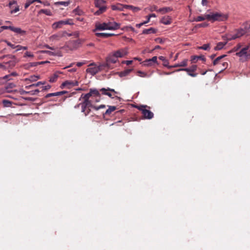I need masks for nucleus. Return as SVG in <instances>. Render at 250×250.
<instances>
[{"label":"nucleus","mask_w":250,"mask_h":250,"mask_svg":"<svg viewBox=\"0 0 250 250\" xmlns=\"http://www.w3.org/2000/svg\"><path fill=\"white\" fill-rule=\"evenodd\" d=\"M229 18V15L221 12H208L204 14V21L207 20L211 22L215 21H225Z\"/></svg>","instance_id":"nucleus-1"},{"label":"nucleus","mask_w":250,"mask_h":250,"mask_svg":"<svg viewBox=\"0 0 250 250\" xmlns=\"http://www.w3.org/2000/svg\"><path fill=\"white\" fill-rule=\"evenodd\" d=\"M84 42L83 39H78L76 40H70L66 42L63 48L66 51L76 50L80 47Z\"/></svg>","instance_id":"nucleus-2"},{"label":"nucleus","mask_w":250,"mask_h":250,"mask_svg":"<svg viewBox=\"0 0 250 250\" xmlns=\"http://www.w3.org/2000/svg\"><path fill=\"white\" fill-rule=\"evenodd\" d=\"M83 101L81 103L82 112L83 113L86 111L88 107H91L96 110H98L101 108L105 107L104 104H101L100 106H97L93 105V102L91 100H88L87 99H82Z\"/></svg>","instance_id":"nucleus-3"},{"label":"nucleus","mask_w":250,"mask_h":250,"mask_svg":"<svg viewBox=\"0 0 250 250\" xmlns=\"http://www.w3.org/2000/svg\"><path fill=\"white\" fill-rule=\"evenodd\" d=\"M227 56L223 55L216 58L213 62L214 65H218L221 70H224L228 66V60L226 58Z\"/></svg>","instance_id":"nucleus-4"},{"label":"nucleus","mask_w":250,"mask_h":250,"mask_svg":"<svg viewBox=\"0 0 250 250\" xmlns=\"http://www.w3.org/2000/svg\"><path fill=\"white\" fill-rule=\"evenodd\" d=\"M245 34V33L244 31L243 28H241L240 29L235 30L233 32L226 35V37H224V38H225L228 41H230L239 38Z\"/></svg>","instance_id":"nucleus-5"},{"label":"nucleus","mask_w":250,"mask_h":250,"mask_svg":"<svg viewBox=\"0 0 250 250\" xmlns=\"http://www.w3.org/2000/svg\"><path fill=\"white\" fill-rule=\"evenodd\" d=\"M5 57H8L9 59H11V60L8 62H3L2 69L7 70L9 69H11L13 67H14L17 62L15 56L9 55L6 56H4L2 57V58H4Z\"/></svg>","instance_id":"nucleus-6"},{"label":"nucleus","mask_w":250,"mask_h":250,"mask_svg":"<svg viewBox=\"0 0 250 250\" xmlns=\"http://www.w3.org/2000/svg\"><path fill=\"white\" fill-rule=\"evenodd\" d=\"M236 55L245 60L249 59L250 58V44L241 49L239 52H236Z\"/></svg>","instance_id":"nucleus-7"},{"label":"nucleus","mask_w":250,"mask_h":250,"mask_svg":"<svg viewBox=\"0 0 250 250\" xmlns=\"http://www.w3.org/2000/svg\"><path fill=\"white\" fill-rule=\"evenodd\" d=\"M105 2L106 1L104 0H95V5L99 8L98 10L95 13V15H99L106 11L107 7Z\"/></svg>","instance_id":"nucleus-8"},{"label":"nucleus","mask_w":250,"mask_h":250,"mask_svg":"<svg viewBox=\"0 0 250 250\" xmlns=\"http://www.w3.org/2000/svg\"><path fill=\"white\" fill-rule=\"evenodd\" d=\"M101 96V94L99 91L96 89H90L89 92L87 94H82L79 100H81V99H87L90 100V97H99Z\"/></svg>","instance_id":"nucleus-9"},{"label":"nucleus","mask_w":250,"mask_h":250,"mask_svg":"<svg viewBox=\"0 0 250 250\" xmlns=\"http://www.w3.org/2000/svg\"><path fill=\"white\" fill-rule=\"evenodd\" d=\"M93 65H94L95 66L88 68L86 70L87 73H90L93 76L97 74L99 71L102 70L104 68L103 64L98 66H96L95 64L94 63H92L90 64L89 66H91Z\"/></svg>","instance_id":"nucleus-10"},{"label":"nucleus","mask_w":250,"mask_h":250,"mask_svg":"<svg viewBox=\"0 0 250 250\" xmlns=\"http://www.w3.org/2000/svg\"><path fill=\"white\" fill-rule=\"evenodd\" d=\"M147 107L146 105H140L137 106V108L142 111V113L145 119H151L153 117V113L149 110L146 109Z\"/></svg>","instance_id":"nucleus-11"},{"label":"nucleus","mask_w":250,"mask_h":250,"mask_svg":"<svg viewBox=\"0 0 250 250\" xmlns=\"http://www.w3.org/2000/svg\"><path fill=\"white\" fill-rule=\"evenodd\" d=\"M197 68V65L193 64L189 68H182L178 70L177 71H186L188 72V74L189 76H191L192 77H195L196 76V74L195 73H193V72H194Z\"/></svg>","instance_id":"nucleus-12"},{"label":"nucleus","mask_w":250,"mask_h":250,"mask_svg":"<svg viewBox=\"0 0 250 250\" xmlns=\"http://www.w3.org/2000/svg\"><path fill=\"white\" fill-rule=\"evenodd\" d=\"M64 32H58L50 37L49 40L52 42H56L60 41L63 36Z\"/></svg>","instance_id":"nucleus-13"},{"label":"nucleus","mask_w":250,"mask_h":250,"mask_svg":"<svg viewBox=\"0 0 250 250\" xmlns=\"http://www.w3.org/2000/svg\"><path fill=\"white\" fill-rule=\"evenodd\" d=\"M78 84L79 83L77 81H66L61 84V87L63 88L65 87H67L70 88L72 86L78 85Z\"/></svg>","instance_id":"nucleus-14"},{"label":"nucleus","mask_w":250,"mask_h":250,"mask_svg":"<svg viewBox=\"0 0 250 250\" xmlns=\"http://www.w3.org/2000/svg\"><path fill=\"white\" fill-rule=\"evenodd\" d=\"M117 60H118V58L117 57H116L114 55H113L108 57V58L107 59V61H106L107 62L106 63H104L103 65H104V68L105 67L108 68L109 63H114L116 62Z\"/></svg>","instance_id":"nucleus-15"},{"label":"nucleus","mask_w":250,"mask_h":250,"mask_svg":"<svg viewBox=\"0 0 250 250\" xmlns=\"http://www.w3.org/2000/svg\"><path fill=\"white\" fill-rule=\"evenodd\" d=\"M112 28L108 27L107 23H97L96 24V28L94 31L108 30V29Z\"/></svg>","instance_id":"nucleus-16"},{"label":"nucleus","mask_w":250,"mask_h":250,"mask_svg":"<svg viewBox=\"0 0 250 250\" xmlns=\"http://www.w3.org/2000/svg\"><path fill=\"white\" fill-rule=\"evenodd\" d=\"M14 5H17V2L15 0L10 1L9 2V6L11 9L10 13L13 14L14 13H16L19 11V7L18 6H16L14 7Z\"/></svg>","instance_id":"nucleus-17"},{"label":"nucleus","mask_w":250,"mask_h":250,"mask_svg":"<svg viewBox=\"0 0 250 250\" xmlns=\"http://www.w3.org/2000/svg\"><path fill=\"white\" fill-rule=\"evenodd\" d=\"M100 91L102 92L103 94L107 95L108 96L112 98H113V97H112V95L110 92H109V91L114 92L115 93H117V92L115 91L114 89H111L109 88H108L107 89L103 88L101 89Z\"/></svg>","instance_id":"nucleus-18"},{"label":"nucleus","mask_w":250,"mask_h":250,"mask_svg":"<svg viewBox=\"0 0 250 250\" xmlns=\"http://www.w3.org/2000/svg\"><path fill=\"white\" fill-rule=\"evenodd\" d=\"M126 5H123L120 3H118L116 5H113L111 6V9L113 10H118V11H123L125 8Z\"/></svg>","instance_id":"nucleus-19"},{"label":"nucleus","mask_w":250,"mask_h":250,"mask_svg":"<svg viewBox=\"0 0 250 250\" xmlns=\"http://www.w3.org/2000/svg\"><path fill=\"white\" fill-rule=\"evenodd\" d=\"M126 54V51L124 49H121L116 51L113 54L117 58H122Z\"/></svg>","instance_id":"nucleus-20"},{"label":"nucleus","mask_w":250,"mask_h":250,"mask_svg":"<svg viewBox=\"0 0 250 250\" xmlns=\"http://www.w3.org/2000/svg\"><path fill=\"white\" fill-rule=\"evenodd\" d=\"M15 87V84L13 83H9L5 84L4 86V90L8 93H10L12 91V89Z\"/></svg>","instance_id":"nucleus-21"},{"label":"nucleus","mask_w":250,"mask_h":250,"mask_svg":"<svg viewBox=\"0 0 250 250\" xmlns=\"http://www.w3.org/2000/svg\"><path fill=\"white\" fill-rule=\"evenodd\" d=\"M107 24L108 27L113 28L112 29H108V30H116L120 27V24L116 22H109Z\"/></svg>","instance_id":"nucleus-22"},{"label":"nucleus","mask_w":250,"mask_h":250,"mask_svg":"<svg viewBox=\"0 0 250 250\" xmlns=\"http://www.w3.org/2000/svg\"><path fill=\"white\" fill-rule=\"evenodd\" d=\"M171 21V18L169 16L164 17L161 20V22L165 25L170 24Z\"/></svg>","instance_id":"nucleus-23"},{"label":"nucleus","mask_w":250,"mask_h":250,"mask_svg":"<svg viewBox=\"0 0 250 250\" xmlns=\"http://www.w3.org/2000/svg\"><path fill=\"white\" fill-rule=\"evenodd\" d=\"M40 91L39 89H35L33 90H30V91H25L24 90H21V94H29L31 95H37L39 93Z\"/></svg>","instance_id":"nucleus-24"},{"label":"nucleus","mask_w":250,"mask_h":250,"mask_svg":"<svg viewBox=\"0 0 250 250\" xmlns=\"http://www.w3.org/2000/svg\"><path fill=\"white\" fill-rule=\"evenodd\" d=\"M243 29L245 34H250V21H247L243 24Z\"/></svg>","instance_id":"nucleus-25"},{"label":"nucleus","mask_w":250,"mask_h":250,"mask_svg":"<svg viewBox=\"0 0 250 250\" xmlns=\"http://www.w3.org/2000/svg\"><path fill=\"white\" fill-rule=\"evenodd\" d=\"M95 35L97 37H101V38H107L108 37H110L114 35L113 34L105 33H96Z\"/></svg>","instance_id":"nucleus-26"},{"label":"nucleus","mask_w":250,"mask_h":250,"mask_svg":"<svg viewBox=\"0 0 250 250\" xmlns=\"http://www.w3.org/2000/svg\"><path fill=\"white\" fill-rule=\"evenodd\" d=\"M132 71V69H127L123 71L118 72V74L120 77H123L127 76Z\"/></svg>","instance_id":"nucleus-27"},{"label":"nucleus","mask_w":250,"mask_h":250,"mask_svg":"<svg viewBox=\"0 0 250 250\" xmlns=\"http://www.w3.org/2000/svg\"><path fill=\"white\" fill-rule=\"evenodd\" d=\"M173 9L170 7H166L159 9L158 12L164 14L171 11Z\"/></svg>","instance_id":"nucleus-28"},{"label":"nucleus","mask_w":250,"mask_h":250,"mask_svg":"<svg viewBox=\"0 0 250 250\" xmlns=\"http://www.w3.org/2000/svg\"><path fill=\"white\" fill-rule=\"evenodd\" d=\"M45 82H39L37 83H34V84L25 86V89L26 90H29L30 89L32 88L33 87L39 86L40 85L44 84H45Z\"/></svg>","instance_id":"nucleus-29"},{"label":"nucleus","mask_w":250,"mask_h":250,"mask_svg":"<svg viewBox=\"0 0 250 250\" xmlns=\"http://www.w3.org/2000/svg\"><path fill=\"white\" fill-rule=\"evenodd\" d=\"M157 60V57L156 56H154L152 57L151 59H148L146 60L145 62V65H151L152 63H156Z\"/></svg>","instance_id":"nucleus-30"},{"label":"nucleus","mask_w":250,"mask_h":250,"mask_svg":"<svg viewBox=\"0 0 250 250\" xmlns=\"http://www.w3.org/2000/svg\"><path fill=\"white\" fill-rule=\"evenodd\" d=\"M61 72H56L50 77L49 82L51 83L55 82L59 77V74H62Z\"/></svg>","instance_id":"nucleus-31"},{"label":"nucleus","mask_w":250,"mask_h":250,"mask_svg":"<svg viewBox=\"0 0 250 250\" xmlns=\"http://www.w3.org/2000/svg\"><path fill=\"white\" fill-rule=\"evenodd\" d=\"M63 25H64L63 23V21H59L54 22L52 24V27L54 29H56L57 28H61Z\"/></svg>","instance_id":"nucleus-32"},{"label":"nucleus","mask_w":250,"mask_h":250,"mask_svg":"<svg viewBox=\"0 0 250 250\" xmlns=\"http://www.w3.org/2000/svg\"><path fill=\"white\" fill-rule=\"evenodd\" d=\"M199 59L203 60V56H192L191 57L190 61L192 63H195Z\"/></svg>","instance_id":"nucleus-33"},{"label":"nucleus","mask_w":250,"mask_h":250,"mask_svg":"<svg viewBox=\"0 0 250 250\" xmlns=\"http://www.w3.org/2000/svg\"><path fill=\"white\" fill-rule=\"evenodd\" d=\"M156 32V30L152 27H151L149 29H146L143 31L142 33L143 34H149L151 33H155Z\"/></svg>","instance_id":"nucleus-34"},{"label":"nucleus","mask_w":250,"mask_h":250,"mask_svg":"<svg viewBox=\"0 0 250 250\" xmlns=\"http://www.w3.org/2000/svg\"><path fill=\"white\" fill-rule=\"evenodd\" d=\"M11 31L21 35H23L25 33V31L21 30V28L19 27H15L14 26H12Z\"/></svg>","instance_id":"nucleus-35"},{"label":"nucleus","mask_w":250,"mask_h":250,"mask_svg":"<svg viewBox=\"0 0 250 250\" xmlns=\"http://www.w3.org/2000/svg\"><path fill=\"white\" fill-rule=\"evenodd\" d=\"M116 109V107L115 106H108V108L106 110L104 115H110L113 111Z\"/></svg>","instance_id":"nucleus-36"},{"label":"nucleus","mask_w":250,"mask_h":250,"mask_svg":"<svg viewBox=\"0 0 250 250\" xmlns=\"http://www.w3.org/2000/svg\"><path fill=\"white\" fill-rule=\"evenodd\" d=\"M125 9H131L133 12H137L141 10V8L138 7H135L133 5H125Z\"/></svg>","instance_id":"nucleus-37"},{"label":"nucleus","mask_w":250,"mask_h":250,"mask_svg":"<svg viewBox=\"0 0 250 250\" xmlns=\"http://www.w3.org/2000/svg\"><path fill=\"white\" fill-rule=\"evenodd\" d=\"M9 75H5L4 77L0 78V86L4 85L8 81Z\"/></svg>","instance_id":"nucleus-38"},{"label":"nucleus","mask_w":250,"mask_h":250,"mask_svg":"<svg viewBox=\"0 0 250 250\" xmlns=\"http://www.w3.org/2000/svg\"><path fill=\"white\" fill-rule=\"evenodd\" d=\"M227 42H219L217 44V45L215 47V49L216 50H221L223 47L226 44Z\"/></svg>","instance_id":"nucleus-39"},{"label":"nucleus","mask_w":250,"mask_h":250,"mask_svg":"<svg viewBox=\"0 0 250 250\" xmlns=\"http://www.w3.org/2000/svg\"><path fill=\"white\" fill-rule=\"evenodd\" d=\"M40 79L39 76L33 75L31 76L29 78L26 79V81H29L31 82H35Z\"/></svg>","instance_id":"nucleus-40"},{"label":"nucleus","mask_w":250,"mask_h":250,"mask_svg":"<svg viewBox=\"0 0 250 250\" xmlns=\"http://www.w3.org/2000/svg\"><path fill=\"white\" fill-rule=\"evenodd\" d=\"M12 102L7 100H3L2 101V104L4 107H10L12 105Z\"/></svg>","instance_id":"nucleus-41"},{"label":"nucleus","mask_w":250,"mask_h":250,"mask_svg":"<svg viewBox=\"0 0 250 250\" xmlns=\"http://www.w3.org/2000/svg\"><path fill=\"white\" fill-rule=\"evenodd\" d=\"M159 59L164 62V66H168V61L166 59L165 57H164V56H160L159 57Z\"/></svg>","instance_id":"nucleus-42"},{"label":"nucleus","mask_w":250,"mask_h":250,"mask_svg":"<svg viewBox=\"0 0 250 250\" xmlns=\"http://www.w3.org/2000/svg\"><path fill=\"white\" fill-rule=\"evenodd\" d=\"M40 13L45 14L48 16H51L52 15L51 11L48 9H41L40 10Z\"/></svg>","instance_id":"nucleus-43"},{"label":"nucleus","mask_w":250,"mask_h":250,"mask_svg":"<svg viewBox=\"0 0 250 250\" xmlns=\"http://www.w3.org/2000/svg\"><path fill=\"white\" fill-rule=\"evenodd\" d=\"M57 5H62L64 6H67L70 4V1H59L56 3Z\"/></svg>","instance_id":"nucleus-44"},{"label":"nucleus","mask_w":250,"mask_h":250,"mask_svg":"<svg viewBox=\"0 0 250 250\" xmlns=\"http://www.w3.org/2000/svg\"><path fill=\"white\" fill-rule=\"evenodd\" d=\"M188 59H184L182 62L179 63V65L181 67H184L188 65Z\"/></svg>","instance_id":"nucleus-45"},{"label":"nucleus","mask_w":250,"mask_h":250,"mask_svg":"<svg viewBox=\"0 0 250 250\" xmlns=\"http://www.w3.org/2000/svg\"><path fill=\"white\" fill-rule=\"evenodd\" d=\"M35 2V0H27L25 4V8H27L31 4Z\"/></svg>","instance_id":"nucleus-46"},{"label":"nucleus","mask_w":250,"mask_h":250,"mask_svg":"<svg viewBox=\"0 0 250 250\" xmlns=\"http://www.w3.org/2000/svg\"><path fill=\"white\" fill-rule=\"evenodd\" d=\"M63 23L64 25H65V24L73 25L74 24L72 19H68L66 20H64V21H63Z\"/></svg>","instance_id":"nucleus-47"},{"label":"nucleus","mask_w":250,"mask_h":250,"mask_svg":"<svg viewBox=\"0 0 250 250\" xmlns=\"http://www.w3.org/2000/svg\"><path fill=\"white\" fill-rule=\"evenodd\" d=\"M12 27V26H2L0 28V33H1L3 30L5 29H10L11 30Z\"/></svg>","instance_id":"nucleus-48"},{"label":"nucleus","mask_w":250,"mask_h":250,"mask_svg":"<svg viewBox=\"0 0 250 250\" xmlns=\"http://www.w3.org/2000/svg\"><path fill=\"white\" fill-rule=\"evenodd\" d=\"M137 75L138 76L141 77H146L147 76V74L146 73L142 72L141 71H137Z\"/></svg>","instance_id":"nucleus-49"},{"label":"nucleus","mask_w":250,"mask_h":250,"mask_svg":"<svg viewBox=\"0 0 250 250\" xmlns=\"http://www.w3.org/2000/svg\"><path fill=\"white\" fill-rule=\"evenodd\" d=\"M53 96H58V92L47 94L45 96V98H48L49 97H53Z\"/></svg>","instance_id":"nucleus-50"},{"label":"nucleus","mask_w":250,"mask_h":250,"mask_svg":"<svg viewBox=\"0 0 250 250\" xmlns=\"http://www.w3.org/2000/svg\"><path fill=\"white\" fill-rule=\"evenodd\" d=\"M73 12L75 14L78 15H81L83 13V11L78 8L74 9Z\"/></svg>","instance_id":"nucleus-51"},{"label":"nucleus","mask_w":250,"mask_h":250,"mask_svg":"<svg viewBox=\"0 0 250 250\" xmlns=\"http://www.w3.org/2000/svg\"><path fill=\"white\" fill-rule=\"evenodd\" d=\"M5 42L6 43L7 45H8L9 46H10L12 48L15 49V48H16V45H15L14 44L11 43L10 42L7 41H5Z\"/></svg>","instance_id":"nucleus-52"},{"label":"nucleus","mask_w":250,"mask_h":250,"mask_svg":"<svg viewBox=\"0 0 250 250\" xmlns=\"http://www.w3.org/2000/svg\"><path fill=\"white\" fill-rule=\"evenodd\" d=\"M79 32L78 31H75L71 34H69L68 35L69 36H74L75 38H78L79 37Z\"/></svg>","instance_id":"nucleus-53"},{"label":"nucleus","mask_w":250,"mask_h":250,"mask_svg":"<svg viewBox=\"0 0 250 250\" xmlns=\"http://www.w3.org/2000/svg\"><path fill=\"white\" fill-rule=\"evenodd\" d=\"M148 23V22H147V21H144V22H141V23H140L137 24L136 25V26L137 27H138V28H140L142 25H144V24H146V23Z\"/></svg>","instance_id":"nucleus-54"},{"label":"nucleus","mask_w":250,"mask_h":250,"mask_svg":"<svg viewBox=\"0 0 250 250\" xmlns=\"http://www.w3.org/2000/svg\"><path fill=\"white\" fill-rule=\"evenodd\" d=\"M90 108L91 107H88L86 109V111L83 113L85 116H87L90 113V112H91Z\"/></svg>","instance_id":"nucleus-55"},{"label":"nucleus","mask_w":250,"mask_h":250,"mask_svg":"<svg viewBox=\"0 0 250 250\" xmlns=\"http://www.w3.org/2000/svg\"><path fill=\"white\" fill-rule=\"evenodd\" d=\"M155 41L156 42L159 43H163L164 42L162 39H161L160 38H157L155 39Z\"/></svg>","instance_id":"nucleus-56"},{"label":"nucleus","mask_w":250,"mask_h":250,"mask_svg":"<svg viewBox=\"0 0 250 250\" xmlns=\"http://www.w3.org/2000/svg\"><path fill=\"white\" fill-rule=\"evenodd\" d=\"M158 9H157V7L155 5H153L150 8V11L151 12L154 11H156L158 12Z\"/></svg>","instance_id":"nucleus-57"},{"label":"nucleus","mask_w":250,"mask_h":250,"mask_svg":"<svg viewBox=\"0 0 250 250\" xmlns=\"http://www.w3.org/2000/svg\"><path fill=\"white\" fill-rule=\"evenodd\" d=\"M156 17V16L155 14H151L148 15L146 17V18H148V21H147L148 22L150 21V19L151 17Z\"/></svg>","instance_id":"nucleus-58"},{"label":"nucleus","mask_w":250,"mask_h":250,"mask_svg":"<svg viewBox=\"0 0 250 250\" xmlns=\"http://www.w3.org/2000/svg\"><path fill=\"white\" fill-rule=\"evenodd\" d=\"M24 56L29 57H33L34 56L31 53H30L29 52H26L25 53Z\"/></svg>","instance_id":"nucleus-59"},{"label":"nucleus","mask_w":250,"mask_h":250,"mask_svg":"<svg viewBox=\"0 0 250 250\" xmlns=\"http://www.w3.org/2000/svg\"><path fill=\"white\" fill-rule=\"evenodd\" d=\"M42 90H46L50 89L51 88V86L50 85H45L42 87Z\"/></svg>","instance_id":"nucleus-60"},{"label":"nucleus","mask_w":250,"mask_h":250,"mask_svg":"<svg viewBox=\"0 0 250 250\" xmlns=\"http://www.w3.org/2000/svg\"><path fill=\"white\" fill-rule=\"evenodd\" d=\"M209 4L210 2L208 0H204V6H210Z\"/></svg>","instance_id":"nucleus-61"},{"label":"nucleus","mask_w":250,"mask_h":250,"mask_svg":"<svg viewBox=\"0 0 250 250\" xmlns=\"http://www.w3.org/2000/svg\"><path fill=\"white\" fill-rule=\"evenodd\" d=\"M66 93H67V92L66 91H62L58 92V96L62 95Z\"/></svg>","instance_id":"nucleus-62"},{"label":"nucleus","mask_w":250,"mask_h":250,"mask_svg":"<svg viewBox=\"0 0 250 250\" xmlns=\"http://www.w3.org/2000/svg\"><path fill=\"white\" fill-rule=\"evenodd\" d=\"M85 63V62H78L77 63L76 65L78 67H80V66H82L83 64H84Z\"/></svg>","instance_id":"nucleus-63"},{"label":"nucleus","mask_w":250,"mask_h":250,"mask_svg":"<svg viewBox=\"0 0 250 250\" xmlns=\"http://www.w3.org/2000/svg\"><path fill=\"white\" fill-rule=\"evenodd\" d=\"M16 48H17V50H16V51H17L22 49V46H21L20 45H16Z\"/></svg>","instance_id":"nucleus-64"}]
</instances>
